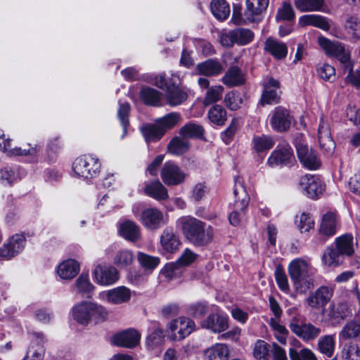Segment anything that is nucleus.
<instances>
[{"instance_id": "obj_1", "label": "nucleus", "mask_w": 360, "mask_h": 360, "mask_svg": "<svg viewBox=\"0 0 360 360\" xmlns=\"http://www.w3.org/2000/svg\"><path fill=\"white\" fill-rule=\"evenodd\" d=\"M288 271L297 293L306 294L316 286V271L308 261L295 259L289 264Z\"/></svg>"}, {"instance_id": "obj_2", "label": "nucleus", "mask_w": 360, "mask_h": 360, "mask_svg": "<svg viewBox=\"0 0 360 360\" xmlns=\"http://www.w3.org/2000/svg\"><path fill=\"white\" fill-rule=\"evenodd\" d=\"M318 42L327 56L336 58L342 65L345 71L348 72L347 81L360 88V68L355 73L353 72L350 53L345 49L344 45L338 41H332L323 37H319Z\"/></svg>"}, {"instance_id": "obj_3", "label": "nucleus", "mask_w": 360, "mask_h": 360, "mask_svg": "<svg viewBox=\"0 0 360 360\" xmlns=\"http://www.w3.org/2000/svg\"><path fill=\"white\" fill-rule=\"evenodd\" d=\"M177 226L181 229L185 237L196 245H205L213 238V231L205 223L191 217L185 216L178 219Z\"/></svg>"}, {"instance_id": "obj_4", "label": "nucleus", "mask_w": 360, "mask_h": 360, "mask_svg": "<svg viewBox=\"0 0 360 360\" xmlns=\"http://www.w3.org/2000/svg\"><path fill=\"white\" fill-rule=\"evenodd\" d=\"M152 82L165 91V99L168 105L176 106L187 100V92L181 86V79L179 75L172 74L169 77L166 78L165 74H160L153 78Z\"/></svg>"}, {"instance_id": "obj_5", "label": "nucleus", "mask_w": 360, "mask_h": 360, "mask_svg": "<svg viewBox=\"0 0 360 360\" xmlns=\"http://www.w3.org/2000/svg\"><path fill=\"white\" fill-rule=\"evenodd\" d=\"M73 319L79 324L87 325L90 321L103 322L108 316V310L98 303L84 301L72 309Z\"/></svg>"}, {"instance_id": "obj_6", "label": "nucleus", "mask_w": 360, "mask_h": 360, "mask_svg": "<svg viewBox=\"0 0 360 360\" xmlns=\"http://www.w3.org/2000/svg\"><path fill=\"white\" fill-rule=\"evenodd\" d=\"M132 213L136 220L148 230L155 231L168 223V215L156 207L142 209L140 204L134 205Z\"/></svg>"}, {"instance_id": "obj_7", "label": "nucleus", "mask_w": 360, "mask_h": 360, "mask_svg": "<svg viewBox=\"0 0 360 360\" xmlns=\"http://www.w3.org/2000/svg\"><path fill=\"white\" fill-rule=\"evenodd\" d=\"M235 202L232 205V211L229 220L231 224L238 226L245 217V210L249 204L250 198L240 179L236 180L233 190Z\"/></svg>"}, {"instance_id": "obj_8", "label": "nucleus", "mask_w": 360, "mask_h": 360, "mask_svg": "<svg viewBox=\"0 0 360 360\" xmlns=\"http://www.w3.org/2000/svg\"><path fill=\"white\" fill-rule=\"evenodd\" d=\"M195 322L188 317L179 316L167 324L168 337L174 341L182 340L195 330Z\"/></svg>"}, {"instance_id": "obj_9", "label": "nucleus", "mask_w": 360, "mask_h": 360, "mask_svg": "<svg viewBox=\"0 0 360 360\" xmlns=\"http://www.w3.org/2000/svg\"><path fill=\"white\" fill-rule=\"evenodd\" d=\"M101 165L98 159L91 155H85L75 159L72 164L74 173L83 178H92L99 172Z\"/></svg>"}, {"instance_id": "obj_10", "label": "nucleus", "mask_w": 360, "mask_h": 360, "mask_svg": "<svg viewBox=\"0 0 360 360\" xmlns=\"http://www.w3.org/2000/svg\"><path fill=\"white\" fill-rule=\"evenodd\" d=\"M290 330L303 341L308 342L317 338L321 333V329L309 322L301 321L294 317L289 323Z\"/></svg>"}, {"instance_id": "obj_11", "label": "nucleus", "mask_w": 360, "mask_h": 360, "mask_svg": "<svg viewBox=\"0 0 360 360\" xmlns=\"http://www.w3.org/2000/svg\"><path fill=\"white\" fill-rule=\"evenodd\" d=\"M254 36V33L250 30L239 27L222 34L220 39L222 46L231 47L234 44L246 45L253 40Z\"/></svg>"}, {"instance_id": "obj_12", "label": "nucleus", "mask_w": 360, "mask_h": 360, "mask_svg": "<svg viewBox=\"0 0 360 360\" xmlns=\"http://www.w3.org/2000/svg\"><path fill=\"white\" fill-rule=\"evenodd\" d=\"M298 159L302 166L309 170H316L321 166V161L317 154L304 142L295 143Z\"/></svg>"}, {"instance_id": "obj_13", "label": "nucleus", "mask_w": 360, "mask_h": 360, "mask_svg": "<svg viewBox=\"0 0 360 360\" xmlns=\"http://www.w3.org/2000/svg\"><path fill=\"white\" fill-rule=\"evenodd\" d=\"M333 295V288L332 287L321 285L309 295L304 303L307 307L311 309H319L330 302Z\"/></svg>"}, {"instance_id": "obj_14", "label": "nucleus", "mask_w": 360, "mask_h": 360, "mask_svg": "<svg viewBox=\"0 0 360 360\" xmlns=\"http://www.w3.org/2000/svg\"><path fill=\"white\" fill-rule=\"evenodd\" d=\"M161 179L167 186H176L183 183L186 179L185 173L175 163L166 162L160 172Z\"/></svg>"}, {"instance_id": "obj_15", "label": "nucleus", "mask_w": 360, "mask_h": 360, "mask_svg": "<svg viewBox=\"0 0 360 360\" xmlns=\"http://www.w3.org/2000/svg\"><path fill=\"white\" fill-rule=\"evenodd\" d=\"M293 150L290 146L283 142L279 143L268 158L267 164L271 167L287 165L293 159Z\"/></svg>"}, {"instance_id": "obj_16", "label": "nucleus", "mask_w": 360, "mask_h": 360, "mask_svg": "<svg viewBox=\"0 0 360 360\" xmlns=\"http://www.w3.org/2000/svg\"><path fill=\"white\" fill-rule=\"evenodd\" d=\"M299 189L308 198L314 199L322 193L323 186L319 177L311 174H306L300 179Z\"/></svg>"}, {"instance_id": "obj_17", "label": "nucleus", "mask_w": 360, "mask_h": 360, "mask_svg": "<svg viewBox=\"0 0 360 360\" xmlns=\"http://www.w3.org/2000/svg\"><path fill=\"white\" fill-rule=\"evenodd\" d=\"M25 246V237L22 234H15L0 248V257L10 259L17 255Z\"/></svg>"}, {"instance_id": "obj_18", "label": "nucleus", "mask_w": 360, "mask_h": 360, "mask_svg": "<svg viewBox=\"0 0 360 360\" xmlns=\"http://www.w3.org/2000/svg\"><path fill=\"white\" fill-rule=\"evenodd\" d=\"M291 120L288 110L281 106H278L271 112L269 122L274 130L283 132L290 128Z\"/></svg>"}, {"instance_id": "obj_19", "label": "nucleus", "mask_w": 360, "mask_h": 360, "mask_svg": "<svg viewBox=\"0 0 360 360\" xmlns=\"http://www.w3.org/2000/svg\"><path fill=\"white\" fill-rule=\"evenodd\" d=\"M200 326L214 333H220L229 328V317L221 314L212 313L201 321Z\"/></svg>"}, {"instance_id": "obj_20", "label": "nucleus", "mask_w": 360, "mask_h": 360, "mask_svg": "<svg viewBox=\"0 0 360 360\" xmlns=\"http://www.w3.org/2000/svg\"><path fill=\"white\" fill-rule=\"evenodd\" d=\"M262 86L264 89L261 98L262 104L278 103L280 99L278 95V90L280 89L279 82L272 77H267L264 79Z\"/></svg>"}, {"instance_id": "obj_21", "label": "nucleus", "mask_w": 360, "mask_h": 360, "mask_svg": "<svg viewBox=\"0 0 360 360\" xmlns=\"http://www.w3.org/2000/svg\"><path fill=\"white\" fill-rule=\"evenodd\" d=\"M94 281L101 285H110L119 278L118 271L113 266H97L93 271Z\"/></svg>"}, {"instance_id": "obj_22", "label": "nucleus", "mask_w": 360, "mask_h": 360, "mask_svg": "<svg viewBox=\"0 0 360 360\" xmlns=\"http://www.w3.org/2000/svg\"><path fill=\"white\" fill-rule=\"evenodd\" d=\"M99 298L108 302L120 304L128 302L131 298L130 290L124 286H120L99 294Z\"/></svg>"}, {"instance_id": "obj_23", "label": "nucleus", "mask_w": 360, "mask_h": 360, "mask_svg": "<svg viewBox=\"0 0 360 360\" xmlns=\"http://www.w3.org/2000/svg\"><path fill=\"white\" fill-rule=\"evenodd\" d=\"M160 243L162 250L167 253L176 252L181 245L179 236L172 227H166L161 233Z\"/></svg>"}, {"instance_id": "obj_24", "label": "nucleus", "mask_w": 360, "mask_h": 360, "mask_svg": "<svg viewBox=\"0 0 360 360\" xmlns=\"http://www.w3.org/2000/svg\"><path fill=\"white\" fill-rule=\"evenodd\" d=\"M140 338L141 335L136 330L129 328L115 335L112 340L117 346L132 348L139 344Z\"/></svg>"}, {"instance_id": "obj_25", "label": "nucleus", "mask_w": 360, "mask_h": 360, "mask_svg": "<svg viewBox=\"0 0 360 360\" xmlns=\"http://www.w3.org/2000/svg\"><path fill=\"white\" fill-rule=\"evenodd\" d=\"M318 139L321 148L328 154H331L335 144L331 137L329 125L323 119L321 120L318 129Z\"/></svg>"}, {"instance_id": "obj_26", "label": "nucleus", "mask_w": 360, "mask_h": 360, "mask_svg": "<svg viewBox=\"0 0 360 360\" xmlns=\"http://www.w3.org/2000/svg\"><path fill=\"white\" fill-rule=\"evenodd\" d=\"M339 340H354L360 342V318L347 321L338 333Z\"/></svg>"}, {"instance_id": "obj_27", "label": "nucleus", "mask_w": 360, "mask_h": 360, "mask_svg": "<svg viewBox=\"0 0 360 360\" xmlns=\"http://www.w3.org/2000/svg\"><path fill=\"white\" fill-rule=\"evenodd\" d=\"M268 5L269 0H246L245 15L249 21H256Z\"/></svg>"}, {"instance_id": "obj_28", "label": "nucleus", "mask_w": 360, "mask_h": 360, "mask_svg": "<svg viewBox=\"0 0 360 360\" xmlns=\"http://www.w3.org/2000/svg\"><path fill=\"white\" fill-rule=\"evenodd\" d=\"M144 193L157 200H164L168 198L167 189L159 180L146 183Z\"/></svg>"}, {"instance_id": "obj_29", "label": "nucleus", "mask_w": 360, "mask_h": 360, "mask_svg": "<svg viewBox=\"0 0 360 360\" xmlns=\"http://www.w3.org/2000/svg\"><path fill=\"white\" fill-rule=\"evenodd\" d=\"M79 269V264L76 260L70 259L58 265L57 273L62 279L70 280L78 274Z\"/></svg>"}, {"instance_id": "obj_30", "label": "nucleus", "mask_w": 360, "mask_h": 360, "mask_svg": "<svg viewBox=\"0 0 360 360\" xmlns=\"http://www.w3.org/2000/svg\"><path fill=\"white\" fill-rule=\"evenodd\" d=\"M264 51L276 59L284 58L288 53V48L285 44L271 37H269L265 41Z\"/></svg>"}, {"instance_id": "obj_31", "label": "nucleus", "mask_w": 360, "mask_h": 360, "mask_svg": "<svg viewBox=\"0 0 360 360\" xmlns=\"http://www.w3.org/2000/svg\"><path fill=\"white\" fill-rule=\"evenodd\" d=\"M42 342V335H37L36 338L32 340L30 346L29 347L27 354L22 360H43L45 354V349Z\"/></svg>"}, {"instance_id": "obj_32", "label": "nucleus", "mask_w": 360, "mask_h": 360, "mask_svg": "<svg viewBox=\"0 0 360 360\" xmlns=\"http://www.w3.org/2000/svg\"><path fill=\"white\" fill-rule=\"evenodd\" d=\"M338 228V220L336 215L328 212L323 216L319 231L321 234L328 237L335 234Z\"/></svg>"}, {"instance_id": "obj_33", "label": "nucleus", "mask_w": 360, "mask_h": 360, "mask_svg": "<svg viewBox=\"0 0 360 360\" xmlns=\"http://www.w3.org/2000/svg\"><path fill=\"white\" fill-rule=\"evenodd\" d=\"M221 80L225 85L232 87L243 84L245 82V77L244 75L238 68L231 67L226 72Z\"/></svg>"}, {"instance_id": "obj_34", "label": "nucleus", "mask_w": 360, "mask_h": 360, "mask_svg": "<svg viewBox=\"0 0 360 360\" xmlns=\"http://www.w3.org/2000/svg\"><path fill=\"white\" fill-rule=\"evenodd\" d=\"M229 353L226 345L216 343L205 351V357L207 360H226Z\"/></svg>"}, {"instance_id": "obj_35", "label": "nucleus", "mask_w": 360, "mask_h": 360, "mask_svg": "<svg viewBox=\"0 0 360 360\" xmlns=\"http://www.w3.org/2000/svg\"><path fill=\"white\" fill-rule=\"evenodd\" d=\"M120 233L122 237L130 241H136L140 238V227L133 221L127 220L121 224Z\"/></svg>"}, {"instance_id": "obj_36", "label": "nucleus", "mask_w": 360, "mask_h": 360, "mask_svg": "<svg viewBox=\"0 0 360 360\" xmlns=\"http://www.w3.org/2000/svg\"><path fill=\"white\" fill-rule=\"evenodd\" d=\"M197 70L201 75L205 76H215L221 73L223 67L218 60L209 59L203 63H199L197 65Z\"/></svg>"}, {"instance_id": "obj_37", "label": "nucleus", "mask_w": 360, "mask_h": 360, "mask_svg": "<svg viewBox=\"0 0 360 360\" xmlns=\"http://www.w3.org/2000/svg\"><path fill=\"white\" fill-rule=\"evenodd\" d=\"M140 96L143 103L148 105H162V94L159 91L151 87H143L140 93Z\"/></svg>"}, {"instance_id": "obj_38", "label": "nucleus", "mask_w": 360, "mask_h": 360, "mask_svg": "<svg viewBox=\"0 0 360 360\" xmlns=\"http://www.w3.org/2000/svg\"><path fill=\"white\" fill-rule=\"evenodd\" d=\"M142 135L147 142L156 141L159 140L165 134V130L157 124H145L141 128Z\"/></svg>"}, {"instance_id": "obj_39", "label": "nucleus", "mask_w": 360, "mask_h": 360, "mask_svg": "<svg viewBox=\"0 0 360 360\" xmlns=\"http://www.w3.org/2000/svg\"><path fill=\"white\" fill-rule=\"evenodd\" d=\"M210 9L213 15L219 20H224L230 15L229 4L225 0H212Z\"/></svg>"}, {"instance_id": "obj_40", "label": "nucleus", "mask_w": 360, "mask_h": 360, "mask_svg": "<svg viewBox=\"0 0 360 360\" xmlns=\"http://www.w3.org/2000/svg\"><path fill=\"white\" fill-rule=\"evenodd\" d=\"M299 24L301 26H314L323 30H328L330 28V25L325 18L313 14L302 15L299 19Z\"/></svg>"}, {"instance_id": "obj_41", "label": "nucleus", "mask_w": 360, "mask_h": 360, "mask_svg": "<svg viewBox=\"0 0 360 360\" xmlns=\"http://www.w3.org/2000/svg\"><path fill=\"white\" fill-rule=\"evenodd\" d=\"M190 148L189 142L186 138L174 137L167 146L168 151L176 155H180L186 153Z\"/></svg>"}, {"instance_id": "obj_42", "label": "nucleus", "mask_w": 360, "mask_h": 360, "mask_svg": "<svg viewBox=\"0 0 360 360\" xmlns=\"http://www.w3.org/2000/svg\"><path fill=\"white\" fill-rule=\"evenodd\" d=\"M269 324L274 331L275 338L281 344L285 345L289 332L285 326L280 323L279 319L271 318Z\"/></svg>"}, {"instance_id": "obj_43", "label": "nucleus", "mask_w": 360, "mask_h": 360, "mask_svg": "<svg viewBox=\"0 0 360 360\" xmlns=\"http://www.w3.org/2000/svg\"><path fill=\"white\" fill-rule=\"evenodd\" d=\"M295 6L302 12L320 11L324 6V0H295Z\"/></svg>"}, {"instance_id": "obj_44", "label": "nucleus", "mask_w": 360, "mask_h": 360, "mask_svg": "<svg viewBox=\"0 0 360 360\" xmlns=\"http://www.w3.org/2000/svg\"><path fill=\"white\" fill-rule=\"evenodd\" d=\"M336 245L342 255L350 256L354 252L353 236L351 234H345L338 238Z\"/></svg>"}, {"instance_id": "obj_45", "label": "nucleus", "mask_w": 360, "mask_h": 360, "mask_svg": "<svg viewBox=\"0 0 360 360\" xmlns=\"http://www.w3.org/2000/svg\"><path fill=\"white\" fill-rule=\"evenodd\" d=\"M342 255L338 248H328L323 255V262L328 266H337L342 262Z\"/></svg>"}, {"instance_id": "obj_46", "label": "nucleus", "mask_w": 360, "mask_h": 360, "mask_svg": "<svg viewBox=\"0 0 360 360\" xmlns=\"http://www.w3.org/2000/svg\"><path fill=\"white\" fill-rule=\"evenodd\" d=\"M274 143L273 138L267 135L255 136L252 139L253 148L258 153L270 150Z\"/></svg>"}, {"instance_id": "obj_47", "label": "nucleus", "mask_w": 360, "mask_h": 360, "mask_svg": "<svg viewBox=\"0 0 360 360\" xmlns=\"http://www.w3.org/2000/svg\"><path fill=\"white\" fill-rule=\"evenodd\" d=\"M137 259L140 265L147 271H153L160 264V258L139 252L137 254Z\"/></svg>"}, {"instance_id": "obj_48", "label": "nucleus", "mask_w": 360, "mask_h": 360, "mask_svg": "<svg viewBox=\"0 0 360 360\" xmlns=\"http://www.w3.org/2000/svg\"><path fill=\"white\" fill-rule=\"evenodd\" d=\"M6 146L7 145H4L3 146L4 152L9 156L34 155H36L39 150L37 145L31 146L30 144H28L27 147L24 148L20 147L11 148V147L8 148Z\"/></svg>"}, {"instance_id": "obj_49", "label": "nucleus", "mask_w": 360, "mask_h": 360, "mask_svg": "<svg viewBox=\"0 0 360 360\" xmlns=\"http://www.w3.org/2000/svg\"><path fill=\"white\" fill-rule=\"evenodd\" d=\"M319 351L328 357H331L335 349L334 335H328L321 337L318 342Z\"/></svg>"}, {"instance_id": "obj_50", "label": "nucleus", "mask_w": 360, "mask_h": 360, "mask_svg": "<svg viewBox=\"0 0 360 360\" xmlns=\"http://www.w3.org/2000/svg\"><path fill=\"white\" fill-rule=\"evenodd\" d=\"M208 118L213 124L223 125L226 120V112L222 106L215 105L210 109Z\"/></svg>"}, {"instance_id": "obj_51", "label": "nucleus", "mask_w": 360, "mask_h": 360, "mask_svg": "<svg viewBox=\"0 0 360 360\" xmlns=\"http://www.w3.org/2000/svg\"><path fill=\"white\" fill-rule=\"evenodd\" d=\"M342 360H360V347L355 342L346 343L341 352Z\"/></svg>"}, {"instance_id": "obj_52", "label": "nucleus", "mask_w": 360, "mask_h": 360, "mask_svg": "<svg viewBox=\"0 0 360 360\" xmlns=\"http://www.w3.org/2000/svg\"><path fill=\"white\" fill-rule=\"evenodd\" d=\"M204 129L202 126L195 123H188L180 129V134L184 138H200L203 135Z\"/></svg>"}, {"instance_id": "obj_53", "label": "nucleus", "mask_w": 360, "mask_h": 360, "mask_svg": "<svg viewBox=\"0 0 360 360\" xmlns=\"http://www.w3.org/2000/svg\"><path fill=\"white\" fill-rule=\"evenodd\" d=\"M253 356L257 360H269V345L262 340H257L254 344Z\"/></svg>"}, {"instance_id": "obj_54", "label": "nucleus", "mask_w": 360, "mask_h": 360, "mask_svg": "<svg viewBox=\"0 0 360 360\" xmlns=\"http://www.w3.org/2000/svg\"><path fill=\"white\" fill-rule=\"evenodd\" d=\"M181 121V115L179 112H173L167 114L158 120V122L165 130L172 129Z\"/></svg>"}, {"instance_id": "obj_55", "label": "nucleus", "mask_w": 360, "mask_h": 360, "mask_svg": "<svg viewBox=\"0 0 360 360\" xmlns=\"http://www.w3.org/2000/svg\"><path fill=\"white\" fill-rule=\"evenodd\" d=\"M223 91L224 87L221 85L209 88L204 98L203 103L207 105L221 100Z\"/></svg>"}, {"instance_id": "obj_56", "label": "nucleus", "mask_w": 360, "mask_h": 360, "mask_svg": "<svg viewBox=\"0 0 360 360\" xmlns=\"http://www.w3.org/2000/svg\"><path fill=\"white\" fill-rule=\"evenodd\" d=\"M134 256L131 251L123 250L118 252L114 259V264L120 268H125L132 264Z\"/></svg>"}, {"instance_id": "obj_57", "label": "nucleus", "mask_w": 360, "mask_h": 360, "mask_svg": "<svg viewBox=\"0 0 360 360\" xmlns=\"http://www.w3.org/2000/svg\"><path fill=\"white\" fill-rule=\"evenodd\" d=\"M289 356L291 360H317L314 352L308 348L302 349L300 352L291 348Z\"/></svg>"}, {"instance_id": "obj_58", "label": "nucleus", "mask_w": 360, "mask_h": 360, "mask_svg": "<svg viewBox=\"0 0 360 360\" xmlns=\"http://www.w3.org/2000/svg\"><path fill=\"white\" fill-rule=\"evenodd\" d=\"M297 218V226L301 233L308 232L314 228V222L309 214L303 212Z\"/></svg>"}, {"instance_id": "obj_59", "label": "nucleus", "mask_w": 360, "mask_h": 360, "mask_svg": "<svg viewBox=\"0 0 360 360\" xmlns=\"http://www.w3.org/2000/svg\"><path fill=\"white\" fill-rule=\"evenodd\" d=\"M275 279L279 289L283 292L288 293L290 291V286L287 276L284 270L277 267L275 270Z\"/></svg>"}, {"instance_id": "obj_60", "label": "nucleus", "mask_w": 360, "mask_h": 360, "mask_svg": "<svg viewBox=\"0 0 360 360\" xmlns=\"http://www.w3.org/2000/svg\"><path fill=\"white\" fill-rule=\"evenodd\" d=\"M319 76L323 80L333 81L335 77V70L329 64H323L317 68Z\"/></svg>"}, {"instance_id": "obj_61", "label": "nucleus", "mask_w": 360, "mask_h": 360, "mask_svg": "<svg viewBox=\"0 0 360 360\" xmlns=\"http://www.w3.org/2000/svg\"><path fill=\"white\" fill-rule=\"evenodd\" d=\"M75 286L78 291L82 293L91 292L94 288L89 279L88 276L84 274L80 275L76 280Z\"/></svg>"}, {"instance_id": "obj_62", "label": "nucleus", "mask_w": 360, "mask_h": 360, "mask_svg": "<svg viewBox=\"0 0 360 360\" xmlns=\"http://www.w3.org/2000/svg\"><path fill=\"white\" fill-rule=\"evenodd\" d=\"M208 310V307L205 303L197 302L190 304L187 308V314L194 318H200Z\"/></svg>"}, {"instance_id": "obj_63", "label": "nucleus", "mask_w": 360, "mask_h": 360, "mask_svg": "<svg viewBox=\"0 0 360 360\" xmlns=\"http://www.w3.org/2000/svg\"><path fill=\"white\" fill-rule=\"evenodd\" d=\"M345 28L354 37H360V20L358 18H349L345 22Z\"/></svg>"}, {"instance_id": "obj_64", "label": "nucleus", "mask_w": 360, "mask_h": 360, "mask_svg": "<svg viewBox=\"0 0 360 360\" xmlns=\"http://www.w3.org/2000/svg\"><path fill=\"white\" fill-rule=\"evenodd\" d=\"M198 258V255L191 250L186 248L184 250L177 262L181 266H186L194 262Z\"/></svg>"}]
</instances>
